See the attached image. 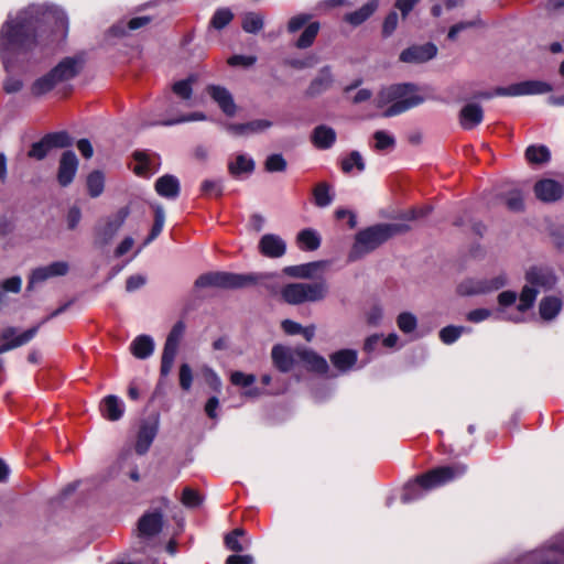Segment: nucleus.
<instances>
[{
    "label": "nucleus",
    "mask_w": 564,
    "mask_h": 564,
    "mask_svg": "<svg viewBox=\"0 0 564 564\" xmlns=\"http://www.w3.org/2000/svg\"><path fill=\"white\" fill-rule=\"evenodd\" d=\"M66 12L53 4H31L9 13L0 28V57L7 70L29 64L53 41L68 33Z\"/></svg>",
    "instance_id": "obj_1"
},
{
    "label": "nucleus",
    "mask_w": 564,
    "mask_h": 564,
    "mask_svg": "<svg viewBox=\"0 0 564 564\" xmlns=\"http://www.w3.org/2000/svg\"><path fill=\"white\" fill-rule=\"evenodd\" d=\"M424 101L419 88L412 84H395L383 87L375 99L378 108L384 109L386 118L403 113Z\"/></svg>",
    "instance_id": "obj_2"
},
{
    "label": "nucleus",
    "mask_w": 564,
    "mask_h": 564,
    "mask_svg": "<svg viewBox=\"0 0 564 564\" xmlns=\"http://www.w3.org/2000/svg\"><path fill=\"white\" fill-rule=\"evenodd\" d=\"M466 470L467 467L463 464H454L452 466L432 469L404 486L401 501L404 503L413 502L422 498L427 491L462 477Z\"/></svg>",
    "instance_id": "obj_3"
},
{
    "label": "nucleus",
    "mask_w": 564,
    "mask_h": 564,
    "mask_svg": "<svg viewBox=\"0 0 564 564\" xmlns=\"http://www.w3.org/2000/svg\"><path fill=\"white\" fill-rule=\"evenodd\" d=\"M410 229L405 223L378 224L359 231L349 251L348 260L356 261L373 251L391 237Z\"/></svg>",
    "instance_id": "obj_4"
},
{
    "label": "nucleus",
    "mask_w": 564,
    "mask_h": 564,
    "mask_svg": "<svg viewBox=\"0 0 564 564\" xmlns=\"http://www.w3.org/2000/svg\"><path fill=\"white\" fill-rule=\"evenodd\" d=\"M275 278L273 273L265 274H235L228 272H210L200 275L195 284L199 288L217 286L226 289L242 288L251 283H263L269 285L267 281Z\"/></svg>",
    "instance_id": "obj_5"
},
{
    "label": "nucleus",
    "mask_w": 564,
    "mask_h": 564,
    "mask_svg": "<svg viewBox=\"0 0 564 564\" xmlns=\"http://www.w3.org/2000/svg\"><path fill=\"white\" fill-rule=\"evenodd\" d=\"M328 294L325 281L289 283L281 289L282 299L291 305L323 301Z\"/></svg>",
    "instance_id": "obj_6"
},
{
    "label": "nucleus",
    "mask_w": 564,
    "mask_h": 564,
    "mask_svg": "<svg viewBox=\"0 0 564 564\" xmlns=\"http://www.w3.org/2000/svg\"><path fill=\"white\" fill-rule=\"evenodd\" d=\"M527 284L522 288L519 296L518 310L525 313L530 310L541 290L552 289L556 282L555 276L542 269L533 268L527 273Z\"/></svg>",
    "instance_id": "obj_7"
},
{
    "label": "nucleus",
    "mask_w": 564,
    "mask_h": 564,
    "mask_svg": "<svg viewBox=\"0 0 564 564\" xmlns=\"http://www.w3.org/2000/svg\"><path fill=\"white\" fill-rule=\"evenodd\" d=\"M163 518L160 512H149L143 514L137 529L133 550L137 553H147L153 546V539L161 532Z\"/></svg>",
    "instance_id": "obj_8"
},
{
    "label": "nucleus",
    "mask_w": 564,
    "mask_h": 564,
    "mask_svg": "<svg viewBox=\"0 0 564 564\" xmlns=\"http://www.w3.org/2000/svg\"><path fill=\"white\" fill-rule=\"evenodd\" d=\"M62 311L63 308L54 311L41 324L33 326L23 333H18V328L13 326L4 327L0 333V354H6L31 341L37 334L40 326L44 324L46 321H48L51 317L57 316Z\"/></svg>",
    "instance_id": "obj_9"
},
{
    "label": "nucleus",
    "mask_w": 564,
    "mask_h": 564,
    "mask_svg": "<svg viewBox=\"0 0 564 564\" xmlns=\"http://www.w3.org/2000/svg\"><path fill=\"white\" fill-rule=\"evenodd\" d=\"M506 274L500 273L491 278L469 279L458 285L460 295H480L497 291L507 285Z\"/></svg>",
    "instance_id": "obj_10"
},
{
    "label": "nucleus",
    "mask_w": 564,
    "mask_h": 564,
    "mask_svg": "<svg viewBox=\"0 0 564 564\" xmlns=\"http://www.w3.org/2000/svg\"><path fill=\"white\" fill-rule=\"evenodd\" d=\"M185 332V324L183 322H177L171 329L167 335L162 358H161V367L160 375L161 377H167L173 368L174 359L177 354L180 341Z\"/></svg>",
    "instance_id": "obj_11"
},
{
    "label": "nucleus",
    "mask_w": 564,
    "mask_h": 564,
    "mask_svg": "<svg viewBox=\"0 0 564 564\" xmlns=\"http://www.w3.org/2000/svg\"><path fill=\"white\" fill-rule=\"evenodd\" d=\"M553 90L551 84L543 80H524L508 87L496 88V95L501 97H520L543 95Z\"/></svg>",
    "instance_id": "obj_12"
},
{
    "label": "nucleus",
    "mask_w": 564,
    "mask_h": 564,
    "mask_svg": "<svg viewBox=\"0 0 564 564\" xmlns=\"http://www.w3.org/2000/svg\"><path fill=\"white\" fill-rule=\"evenodd\" d=\"M301 347L292 348L281 344L274 345L271 350V358L274 367L281 372H289L300 361Z\"/></svg>",
    "instance_id": "obj_13"
},
{
    "label": "nucleus",
    "mask_w": 564,
    "mask_h": 564,
    "mask_svg": "<svg viewBox=\"0 0 564 564\" xmlns=\"http://www.w3.org/2000/svg\"><path fill=\"white\" fill-rule=\"evenodd\" d=\"M68 271L69 265L66 261H55L47 265L36 268L31 272L28 290H31L35 284L42 283L51 278L64 276Z\"/></svg>",
    "instance_id": "obj_14"
},
{
    "label": "nucleus",
    "mask_w": 564,
    "mask_h": 564,
    "mask_svg": "<svg viewBox=\"0 0 564 564\" xmlns=\"http://www.w3.org/2000/svg\"><path fill=\"white\" fill-rule=\"evenodd\" d=\"M437 54V47L433 43L412 45L403 50L400 61L406 64H422L433 59Z\"/></svg>",
    "instance_id": "obj_15"
},
{
    "label": "nucleus",
    "mask_w": 564,
    "mask_h": 564,
    "mask_svg": "<svg viewBox=\"0 0 564 564\" xmlns=\"http://www.w3.org/2000/svg\"><path fill=\"white\" fill-rule=\"evenodd\" d=\"M128 209L121 208L112 218L96 229V243L105 246L111 241L128 217Z\"/></svg>",
    "instance_id": "obj_16"
},
{
    "label": "nucleus",
    "mask_w": 564,
    "mask_h": 564,
    "mask_svg": "<svg viewBox=\"0 0 564 564\" xmlns=\"http://www.w3.org/2000/svg\"><path fill=\"white\" fill-rule=\"evenodd\" d=\"M535 197L544 203H553L564 195V186L552 178H542L533 187Z\"/></svg>",
    "instance_id": "obj_17"
},
{
    "label": "nucleus",
    "mask_w": 564,
    "mask_h": 564,
    "mask_svg": "<svg viewBox=\"0 0 564 564\" xmlns=\"http://www.w3.org/2000/svg\"><path fill=\"white\" fill-rule=\"evenodd\" d=\"M517 299H518V294L513 291H503L498 295L497 313H498L499 319L512 322L516 324L524 322V317H523L524 313H520L518 308L516 310V312H512V313L508 312V308L516 304Z\"/></svg>",
    "instance_id": "obj_18"
},
{
    "label": "nucleus",
    "mask_w": 564,
    "mask_h": 564,
    "mask_svg": "<svg viewBox=\"0 0 564 564\" xmlns=\"http://www.w3.org/2000/svg\"><path fill=\"white\" fill-rule=\"evenodd\" d=\"M273 122L269 119H256L246 123H228L226 130L235 137H249L269 130Z\"/></svg>",
    "instance_id": "obj_19"
},
{
    "label": "nucleus",
    "mask_w": 564,
    "mask_h": 564,
    "mask_svg": "<svg viewBox=\"0 0 564 564\" xmlns=\"http://www.w3.org/2000/svg\"><path fill=\"white\" fill-rule=\"evenodd\" d=\"M335 83V77L330 66L322 67L316 76L311 80L305 90V95L310 98L317 97L329 90Z\"/></svg>",
    "instance_id": "obj_20"
},
{
    "label": "nucleus",
    "mask_w": 564,
    "mask_h": 564,
    "mask_svg": "<svg viewBox=\"0 0 564 564\" xmlns=\"http://www.w3.org/2000/svg\"><path fill=\"white\" fill-rule=\"evenodd\" d=\"M329 360L339 373H347L355 369L358 361V351L355 349H339L329 355Z\"/></svg>",
    "instance_id": "obj_21"
},
{
    "label": "nucleus",
    "mask_w": 564,
    "mask_h": 564,
    "mask_svg": "<svg viewBox=\"0 0 564 564\" xmlns=\"http://www.w3.org/2000/svg\"><path fill=\"white\" fill-rule=\"evenodd\" d=\"M78 169V160L73 151H66L62 154L58 167L57 180L62 186L70 184Z\"/></svg>",
    "instance_id": "obj_22"
},
{
    "label": "nucleus",
    "mask_w": 564,
    "mask_h": 564,
    "mask_svg": "<svg viewBox=\"0 0 564 564\" xmlns=\"http://www.w3.org/2000/svg\"><path fill=\"white\" fill-rule=\"evenodd\" d=\"M207 93L215 102L219 106L223 112L229 117H234L237 112V106L234 101L231 94L221 86H208Z\"/></svg>",
    "instance_id": "obj_23"
},
{
    "label": "nucleus",
    "mask_w": 564,
    "mask_h": 564,
    "mask_svg": "<svg viewBox=\"0 0 564 564\" xmlns=\"http://www.w3.org/2000/svg\"><path fill=\"white\" fill-rule=\"evenodd\" d=\"M300 361L304 364L308 371L318 375H326L329 370L327 360L323 356L308 348L301 347Z\"/></svg>",
    "instance_id": "obj_24"
},
{
    "label": "nucleus",
    "mask_w": 564,
    "mask_h": 564,
    "mask_svg": "<svg viewBox=\"0 0 564 564\" xmlns=\"http://www.w3.org/2000/svg\"><path fill=\"white\" fill-rule=\"evenodd\" d=\"M259 250L268 258H280L285 253L286 245L281 237L267 234L259 241Z\"/></svg>",
    "instance_id": "obj_25"
},
{
    "label": "nucleus",
    "mask_w": 564,
    "mask_h": 564,
    "mask_svg": "<svg viewBox=\"0 0 564 564\" xmlns=\"http://www.w3.org/2000/svg\"><path fill=\"white\" fill-rule=\"evenodd\" d=\"M156 433H158V421L156 420L142 422L139 433H138L137 443H135V451L138 454L143 455L149 451L153 440L156 436Z\"/></svg>",
    "instance_id": "obj_26"
},
{
    "label": "nucleus",
    "mask_w": 564,
    "mask_h": 564,
    "mask_svg": "<svg viewBox=\"0 0 564 564\" xmlns=\"http://www.w3.org/2000/svg\"><path fill=\"white\" fill-rule=\"evenodd\" d=\"M484 119V109L480 105L469 102L459 111V124L465 130H470L481 123Z\"/></svg>",
    "instance_id": "obj_27"
},
{
    "label": "nucleus",
    "mask_w": 564,
    "mask_h": 564,
    "mask_svg": "<svg viewBox=\"0 0 564 564\" xmlns=\"http://www.w3.org/2000/svg\"><path fill=\"white\" fill-rule=\"evenodd\" d=\"M80 69V62L75 57H66L61 61L51 72L57 83H64L74 78Z\"/></svg>",
    "instance_id": "obj_28"
},
{
    "label": "nucleus",
    "mask_w": 564,
    "mask_h": 564,
    "mask_svg": "<svg viewBox=\"0 0 564 564\" xmlns=\"http://www.w3.org/2000/svg\"><path fill=\"white\" fill-rule=\"evenodd\" d=\"M254 160L245 153H238L228 161V171L234 177L251 174L254 171Z\"/></svg>",
    "instance_id": "obj_29"
},
{
    "label": "nucleus",
    "mask_w": 564,
    "mask_h": 564,
    "mask_svg": "<svg viewBox=\"0 0 564 564\" xmlns=\"http://www.w3.org/2000/svg\"><path fill=\"white\" fill-rule=\"evenodd\" d=\"M337 138L336 131L326 124H319L312 132V142L317 149L326 150L333 147Z\"/></svg>",
    "instance_id": "obj_30"
},
{
    "label": "nucleus",
    "mask_w": 564,
    "mask_h": 564,
    "mask_svg": "<svg viewBox=\"0 0 564 564\" xmlns=\"http://www.w3.org/2000/svg\"><path fill=\"white\" fill-rule=\"evenodd\" d=\"M325 267V262L315 261L305 264L290 265L284 268V273L297 279H312L316 272Z\"/></svg>",
    "instance_id": "obj_31"
},
{
    "label": "nucleus",
    "mask_w": 564,
    "mask_h": 564,
    "mask_svg": "<svg viewBox=\"0 0 564 564\" xmlns=\"http://www.w3.org/2000/svg\"><path fill=\"white\" fill-rule=\"evenodd\" d=\"M130 351L135 358L147 359L152 356L154 351V340L149 335H139L137 336L131 345Z\"/></svg>",
    "instance_id": "obj_32"
},
{
    "label": "nucleus",
    "mask_w": 564,
    "mask_h": 564,
    "mask_svg": "<svg viewBox=\"0 0 564 564\" xmlns=\"http://www.w3.org/2000/svg\"><path fill=\"white\" fill-rule=\"evenodd\" d=\"M155 191L165 198H175L180 193V182L173 175H164L155 182Z\"/></svg>",
    "instance_id": "obj_33"
},
{
    "label": "nucleus",
    "mask_w": 564,
    "mask_h": 564,
    "mask_svg": "<svg viewBox=\"0 0 564 564\" xmlns=\"http://www.w3.org/2000/svg\"><path fill=\"white\" fill-rule=\"evenodd\" d=\"M562 300L556 296H546L539 305L540 316L544 321L554 319L562 310Z\"/></svg>",
    "instance_id": "obj_34"
},
{
    "label": "nucleus",
    "mask_w": 564,
    "mask_h": 564,
    "mask_svg": "<svg viewBox=\"0 0 564 564\" xmlns=\"http://www.w3.org/2000/svg\"><path fill=\"white\" fill-rule=\"evenodd\" d=\"M123 411V404L116 395H108L101 402L102 415L110 421L119 420Z\"/></svg>",
    "instance_id": "obj_35"
},
{
    "label": "nucleus",
    "mask_w": 564,
    "mask_h": 564,
    "mask_svg": "<svg viewBox=\"0 0 564 564\" xmlns=\"http://www.w3.org/2000/svg\"><path fill=\"white\" fill-rule=\"evenodd\" d=\"M194 78L177 80L172 85V93L180 98L186 107L192 106Z\"/></svg>",
    "instance_id": "obj_36"
},
{
    "label": "nucleus",
    "mask_w": 564,
    "mask_h": 564,
    "mask_svg": "<svg viewBox=\"0 0 564 564\" xmlns=\"http://www.w3.org/2000/svg\"><path fill=\"white\" fill-rule=\"evenodd\" d=\"M378 1L371 0L365 6H362L359 10L348 13L345 15V21L350 23L351 25H359L365 22L377 9Z\"/></svg>",
    "instance_id": "obj_37"
},
{
    "label": "nucleus",
    "mask_w": 564,
    "mask_h": 564,
    "mask_svg": "<svg viewBox=\"0 0 564 564\" xmlns=\"http://www.w3.org/2000/svg\"><path fill=\"white\" fill-rule=\"evenodd\" d=\"M314 203L317 207L324 208L334 199L333 188L328 183H318L313 189Z\"/></svg>",
    "instance_id": "obj_38"
},
{
    "label": "nucleus",
    "mask_w": 564,
    "mask_h": 564,
    "mask_svg": "<svg viewBox=\"0 0 564 564\" xmlns=\"http://www.w3.org/2000/svg\"><path fill=\"white\" fill-rule=\"evenodd\" d=\"M58 83L53 76L52 72H48L44 76L37 78L31 86V91L34 96H43L51 91Z\"/></svg>",
    "instance_id": "obj_39"
},
{
    "label": "nucleus",
    "mask_w": 564,
    "mask_h": 564,
    "mask_svg": "<svg viewBox=\"0 0 564 564\" xmlns=\"http://www.w3.org/2000/svg\"><path fill=\"white\" fill-rule=\"evenodd\" d=\"M58 83L53 76L52 72H48L44 76L37 78L31 86V91L34 96H43L51 91Z\"/></svg>",
    "instance_id": "obj_40"
},
{
    "label": "nucleus",
    "mask_w": 564,
    "mask_h": 564,
    "mask_svg": "<svg viewBox=\"0 0 564 564\" xmlns=\"http://www.w3.org/2000/svg\"><path fill=\"white\" fill-rule=\"evenodd\" d=\"M297 242L303 250H316L321 245V237L314 229H304L297 235Z\"/></svg>",
    "instance_id": "obj_41"
},
{
    "label": "nucleus",
    "mask_w": 564,
    "mask_h": 564,
    "mask_svg": "<svg viewBox=\"0 0 564 564\" xmlns=\"http://www.w3.org/2000/svg\"><path fill=\"white\" fill-rule=\"evenodd\" d=\"M319 29L321 25L318 22L308 23L296 40L295 46L301 50L310 47L314 43Z\"/></svg>",
    "instance_id": "obj_42"
},
{
    "label": "nucleus",
    "mask_w": 564,
    "mask_h": 564,
    "mask_svg": "<svg viewBox=\"0 0 564 564\" xmlns=\"http://www.w3.org/2000/svg\"><path fill=\"white\" fill-rule=\"evenodd\" d=\"M264 17L257 12H247L242 17L241 28L245 32L256 34L262 30Z\"/></svg>",
    "instance_id": "obj_43"
},
{
    "label": "nucleus",
    "mask_w": 564,
    "mask_h": 564,
    "mask_svg": "<svg viewBox=\"0 0 564 564\" xmlns=\"http://www.w3.org/2000/svg\"><path fill=\"white\" fill-rule=\"evenodd\" d=\"M340 166L344 173H351L354 169L362 172L366 167L364 158L360 152L351 151L346 158L340 161Z\"/></svg>",
    "instance_id": "obj_44"
},
{
    "label": "nucleus",
    "mask_w": 564,
    "mask_h": 564,
    "mask_svg": "<svg viewBox=\"0 0 564 564\" xmlns=\"http://www.w3.org/2000/svg\"><path fill=\"white\" fill-rule=\"evenodd\" d=\"M482 26H485V23L482 22V20L479 17H477L470 21H462V22H458L449 28L447 37L451 41H455L460 32L466 31L468 29L482 28Z\"/></svg>",
    "instance_id": "obj_45"
},
{
    "label": "nucleus",
    "mask_w": 564,
    "mask_h": 564,
    "mask_svg": "<svg viewBox=\"0 0 564 564\" xmlns=\"http://www.w3.org/2000/svg\"><path fill=\"white\" fill-rule=\"evenodd\" d=\"M234 19V13L228 8H220L213 14L209 25L216 30H223Z\"/></svg>",
    "instance_id": "obj_46"
},
{
    "label": "nucleus",
    "mask_w": 564,
    "mask_h": 564,
    "mask_svg": "<svg viewBox=\"0 0 564 564\" xmlns=\"http://www.w3.org/2000/svg\"><path fill=\"white\" fill-rule=\"evenodd\" d=\"M105 186V177L101 172L94 171L87 177V188L91 197H98Z\"/></svg>",
    "instance_id": "obj_47"
},
{
    "label": "nucleus",
    "mask_w": 564,
    "mask_h": 564,
    "mask_svg": "<svg viewBox=\"0 0 564 564\" xmlns=\"http://www.w3.org/2000/svg\"><path fill=\"white\" fill-rule=\"evenodd\" d=\"M525 158L531 163H536V164L545 163L550 160V151L544 145H540V147L530 145L525 150Z\"/></svg>",
    "instance_id": "obj_48"
},
{
    "label": "nucleus",
    "mask_w": 564,
    "mask_h": 564,
    "mask_svg": "<svg viewBox=\"0 0 564 564\" xmlns=\"http://www.w3.org/2000/svg\"><path fill=\"white\" fill-rule=\"evenodd\" d=\"M375 149L377 151H384L392 149L395 145V139L392 134L384 130H378L373 133Z\"/></svg>",
    "instance_id": "obj_49"
},
{
    "label": "nucleus",
    "mask_w": 564,
    "mask_h": 564,
    "mask_svg": "<svg viewBox=\"0 0 564 564\" xmlns=\"http://www.w3.org/2000/svg\"><path fill=\"white\" fill-rule=\"evenodd\" d=\"M206 120V115L204 112L197 111L193 112L191 115H180L166 120H163L161 122H156L158 124L163 126H175L184 122H191V121H204Z\"/></svg>",
    "instance_id": "obj_50"
},
{
    "label": "nucleus",
    "mask_w": 564,
    "mask_h": 564,
    "mask_svg": "<svg viewBox=\"0 0 564 564\" xmlns=\"http://www.w3.org/2000/svg\"><path fill=\"white\" fill-rule=\"evenodd\" d=\"M397 325L404 334H410L415 330L417 326L416 317L410 312H403L397 317Z\"/></svg>",
    "instance_id": "obj_51"
},
{
    "label": "nucleus",
    "mask_w": 564,
    "mask_h": 564,
    "mask_svg": "<svg viewBox=\"0 0 564 564\" xmlns=\"http://www.w3.org/2000/svg\"><path fill=\"white\" fill-rule=\"evenodd\" d=\"M22 288V279L20 276H11L0 282V305L4 302V293H19Z\"/></svg>",
    "instance_id": "obj_52"
},
{
    "label": "nucleus",
    "mask_w": 564,
    "mask_h": 564,
    "mask_svg": "<svg viewBox=\"0 0 564 564\" xmlns=\"http://www.w3.org/2000/svg\"><path fill=\"white\" fill-rule=\"evenodd\" d=\"M288 163L282 154H271L264 161V169L270 173L283 172L286 170Z\"/></svg>",
    "instance_id": "obj_53"
},
{
    "label": "nucleus",
    "mask_w": 564,
    "mask_h": 564,
    "mask_svg": "<svg viewBox=\"0 0 564 564\" xmlns=\"http://www.w3.org/2000/svg\"><path fill=\"white\" fill-rule=\"evenodd\" d=\"M46 137L51 148H67L73 144V140L69 134L65 131L50 133Z\"/></svg>",
    "instance_id": "obj_54"
},
{
    "label": "nucleus",
    "mask_w": 564,
    "mask_h": 564,
    "mask_svg": "<svg viewBox=\"0 0 564 564\" xmlns=\"http://www.w3.org/2000/svg\"><path fill=\"white\" fill-rule=\"evenodd\" d=\"M464 330L465 328L462 326H446L441 329L440 338L444 344L451 345L460 337Z\"/></svg>",
    "instance_id": "obj_55"
},
{
    "label": "nucleus",
    "mask_w": 564,
    "mask_h": 564,
    "mask_svg": "<svg viewBox=\"0 0 564 564\" xmlns=\"http://www.w3.org/2000/svg\"><path fill=\"white\" fill-rule=\"evenodd\" d=\"M134 160V173L138 174L139 176H148L150 174V160L148 155L141 152H135Z\"/></svg>",
    "instance_id": "obj_56"
},
{
    "label": "nucleus",
    "mask_w": 564,
    "mask_h": 564,
    "mask_svg": "<svg viewBox=\"0 0 564 564\" xmlns=\"http://www.w3.org/2000/svg\"><path fill=\"white\" fill-rule=\"evenodd\" d=\"M312 15L307 13H300L294 17H292L288 22V32L289 33H295L299 30H301L303 26L311 23Z\"/></svg>",
    "instance_id": "obj_57"
},
{
    "label": "nucleus",
    "mask_w": 564,
    "mask_h": 564,
    "mask_svg": "<svg viewBox=\"0 0 564 564\" xmlns=\"http://www.w3.org/2000/svg\"><path fill=\"white\" fill-rule=\"evenodd\" d=\"M51 145L48 141H46V137H44L41 141L35 142L30 152L29 156L34 158L36 160H42L46 156L47 152L51 150Z\"/></svg>",
    "instance_id": "obj_58"
},
{
    "label": "nucleus",
    "mask_w": 564,
    "mask_h": 564,
    "mask_svg": "<svg viewBox=\"0 0 564 564\" xmlns=\"http://www.w3.org/2000/svg\"><path fill=\"white\" fill-rule=\"evenodd\" d=\"M178 377L181 388L188 391L193 383V371L188 364H182L180 366Z\"/></svg>",
    "instance_id": "obj_59"
},
{
    "label": "nucleus",
    "mask_w": 564,
    "mask_h": 564,
    "mask_svg": "<svg viewBox=\"0 0 564 564\" xmlns=\"http://www.w3.org/2000/svg\"><path fill=\"white\" fill-rule=\"evenodd\" d=\"M245 531L242 529H235L232 532L226 535L225 544L226 546L234 552L243 551L242 544L239 542L238 538L242 535Z\"/></svg>",
    "instance_id": "obj_60"
},
{
    "label": "nucleus",
    "mask_w": 564,
    "mask_h": 564,
    "mask_svg": "<svg viewBox=\"0 0 564 564\" xmlns=\"http://www.w3.org/2000/svg\"><path fill=\"white\" fill-rule=\"evenodd\" d=\"M257 378L254 375H247L241 371H234L230 375V381L234 386L249 387L256 382Z\"/></svg>",
    "instance_id": "obj_61"
},
{
    "label": "nucleus",
    "mask_w": 564,
    "mask_h": 564,
    "mask_svg": "<svg viewBox=\"0 0 564 564\" xmlns=\"http://www.w3.org/2000/svg\"><path fill=\"white\" fill-rule=\"evenodd\" d=\"M506 204L510 210L520 212L523 209V196L519 189H513L506 198Z\"/></svg>",
    "instance_id": "obj_62"
},
{
    "label": "nucleus",
    "mask_w": 564,
    "mask_h": 564,
    "mask_svg": "<svg viewBox=\"0 0 564 564\" xmlns=\"http://www.w3.org/2000/svg\"><path fill=\"white\" fill-rule=\"evenodd\" d=\"M202 498L197 491L192 488H185L182 494V503L188 508H195L199 506Z\"/></svg>",
    "instance_id": "obj_63"
},
{
    "label": "nucleus",
    "mask_w": 564,
    "mask_h": 564,
    "mask_svg": "<svg viewBox=\"0 0 564 564\" xmlns=\"http://www.w3.org/2000/svg\"><path fill=\"white\" fill-rule=\"evenodd\" d=\"M202 192L207 195L220 196L223 193L221 180H205L202 183Z\"/></svg>",
    "instance_id": "obj_64"
}]
</instances>
